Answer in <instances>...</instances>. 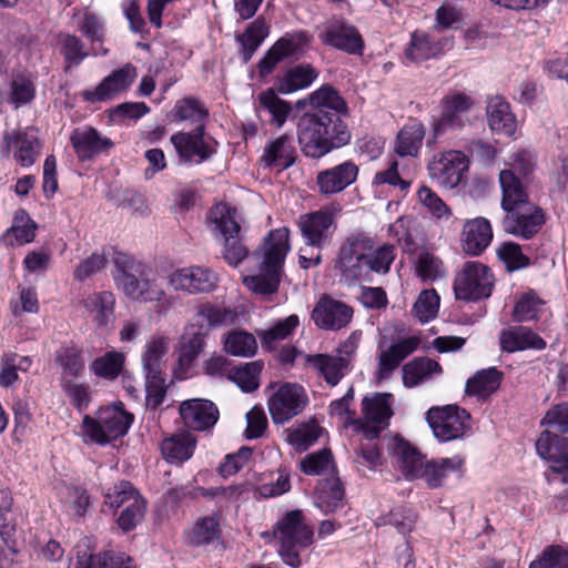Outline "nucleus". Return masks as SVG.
<instances>
[{
	"mask_svg": "<svg viewBox=\"0 0 568 568\" xmlns=\"http://www.w3.org/2000/svg\"><path fill=\"white\" fill-rule=\"evenodd\" d=\"M358 168L352 161H345L336 166L321 171L316 183L323 194H335L345 190L356 181Z\"/></svg>",
	"mask_w": 568,
	"mask_h": 568,
	"instance_id": "393cba45",
	"label": "nucleus"
},
{
	"mask_svg": "<svg viewBox=\"0 0 568 568\" xmlns=\"http://www.w3.org/2000/svg\"><path fill=\"white\" fill-rule=\"evenodd\" d=\"M439 295L435 290H424L413 306V314L420 323L433 321L439 311Z\"/></svg>",
	"mask_w": 568,
	"mask_h": 568,
	"instance_id": "13d9d810",
	"label": "nucleus"
},
{
	"mask_svg": "<svg viewBox=\"0 0 568 568\" xmlns=\"http://www.w3.org/2000/svg\"><path fill=\"white\" fill-rule=\"evenodd\" d=\"M344 489L338 478L325 479L316 489L314 505L325 515L344 507Z\"/></svg>",
	"mask_w": 568,
	"mask_h": 568,
	"instance_id": "f704fd0d",
	"label": "nucleus"
},
{
	"mask_svg": "<svg viewBox=\"0 0 568 568\" xmlns=\"http://www.w3.org/2000/svg\"><path fill=\"white\" fill-rule=\"evenodd\" d=\"M416 521V513L409 507L400 506L390 510L385 517L378 518L376 525H392L399 534L407 535L413 531Z\"/></svg>",
	"mask_w": 568,
	"mask_h": 568,
	"instance_id": "4d7b16f0",
	"label": "nucleus"
},
{
	"mask_svg": "<svg viewBox=\"0 0 568 568\" xmlns=\"http://www.w3.org/2000/svg\"><path fill=\"white\" fill-rule=\"evenodd\" d=\"M36 89L32 78L29 73L22 72L13 75L11 81V102L26 104L34 98Z\"/></svg>",
	"mask_w": 568,
	"mask_h": 568,
	"instance_id": "774afa93",
	"label": "nucleus"
},
{
	"mask_svg": "<svg viewBox=\"0 0 568 568\" xmlns=\"http://www.w3.org/2000/svg\"><path fill=\"white\" fill-rule=\"evenodd\" d=\"M545 224V215H505L503 227L506 233L524 240L531 239Z\"/></svg>",
	"mask_w": 568,
	"mask_h": 568,
	"instance_id": "49530a36",
	"label": "nucleus"
},
{
	"mask_svg": "<svg viewBox=\"0 0 568 568\" xmlns=\"http://www.w3.org/2000/svg\"><path fill=\"white\" fill-rule=\"evenodd\" d=\"M206 332L202 327L190 326L181 342L180 354L178 359V369L175 375L178 378H185V375L193 362L197 358L205 346Z\"/></svg>",
	"mask_w": 568,
	"mask_h": 568,
	"instance_id": "c85d7f7f",
	"label": "nucleus"
},
{
	"mask_svg": "<svg viewBox=\"0 0 568 568\" xmlns=\"http://www.w3.org/2000/svg\"><path fill=\"white\" fill-rule=\"evenodd\" d=\"M425 136V129L419 122L406 124L397 134L395 151L399 156H416Z\"/></svg>",
	"mask_w": 568,
	"mask_h": 568,
	"instance_id": "8fccbe9b",
	"label": "nucleus"
},
{
	"mask_svg": "<svg viewBox=\"0 0 568 568\" xmlns=\"http://www.w3.org/2000/svg\"><path fill=\"white\" fill-rule=\"evenodd\" d=\"M255 110L257 112H268L271 114V123L280 129L286 122L292 108L288 102L278 98L273 89H267L258 93Z\"/></svg>",
	"mask_w": 568,
	"mask_h": 568,
	"instance_id": "79ce46f5",
	"label": "nucleus"
},
{
	"mask_svg": "<svg viewBox=\"0 0 568 568\" xmlns=\"http://www.w3.org/2000/svg\"><path fill=\"white\" fill-rule=\"evenodd\" d=\"M544 308V303L535 294H524L516 303L513 318L516 322H529L538 318Z\"/></svg>",
	"mask_w": 568,
	"mask_h": 568,
	"instance_id": "69168bd1",
	"label": "nucleus"
},
{
	"mask_svg": "<svg viewBox=\"0 0 568 568\" xmlns=\"http://www.w3.org/2000/svg\"><path fill=\"white\" fill-rule=\"evenodd\" d=\"M174 111L175 116L180 121H192L196 123V125L204 124L203 122L209 116V112L204 105L193 98H185L178 101Z\"/></svg>",
	"mask_w": 568,
	"mask_h": 568,
	"instance_id": "0e129e2a",
	"label": "nucleus"
},
{
	"mask_svg": "<svg viewBox=\"0 0 568 568\" xmlns=\"http://www.w3.org/2000/svg\"><path fill=\"white\" fill-rule=\"evenodd\" d=\"M322 433L323 428L315 419H310L286 428L284 430V438L294 450L302 453L314 445L322 436Z\"/></svg>",
	"mask_w": 568,
	"mask_h": 568,
	"instance_id": "c9c22d12",
	"label": "nucleus"
},
{
	"mask_svg": "<svg viewBox=\"0 0 568 568\" xmlns=\"http://www.w3.org/2000/svg\"><path fill=\"white\" fill-rule=\"evenodd\" d=\"M179 413L183 424L197 432L212 428L219 419L216 405L204 398H191L180 404Z\"/></svg>",
	"mask_w": 568,
	"mask_h": 568,
	"instance_id": "6ab92c4d",
	"label": "nucleus"
},
{
	"mask_svg": "<svg viewBox=\"0 0 568 568\" xmlns=\"http://www.w3.org/2000/svg\"><path fill=\"white\" fill-rule=\"evenodd\" d=\"M275 536L280 540L278 555L283 562L300 568L298 549L308 547L313 541V529L305 523L301 510L287 511L275 526Z\"/></svg>",
	"mask_w": 568,
	"mask_h": 568,
	"instance_id": "0eeeda50",
	"label": "nucleus"
},
{
	"mask_svg": "<svg viewBox=\"0 0 568 568\" xmlns=\"http://www.w3.org/2000/svg\"><path fill=\"white\" fill-rule=\"evenodd\" d=\"M417 275L423 281H437L447 274L444 263L429 252H422L416 263Z\"/></svg>",
	"mask_w": 568,
	"mask_h": 568,
	"instance_id": "680f3d73",
	"label": "nucleus"
},
{
	"mask_svg": "<svg viewBox=\"0 0 568 568\" xmlns=\"http://www.w3.org/2000/svg\"><path fill=\"white\" fill-rule=\"evenodd\" d=\"M308 404L303 386L293 383L282 384L268 398V412L275 424H285L300 415Z\"/></svg>",
	"mask_w": 568,
	"mask_h": 568,
	"instance_id": "9b49d317",
	"label": "nucleus"
},
{
	"mask_svg": "<svg viewBox=\"0 0 568 568\" xmlns=\"http://www.w3.org/2000/svg\"><path fill=\"white\" fill-rule=\"evenodd\" d=\"M70 141L81 161L91 160L114 145L111 139L89 125L74 129L70 135Z\"/></svg>",
	"mask_w": 568,
	"mask_h": 568,
	"instance_id": "412c9836",
	"label": "nucleus"
},
{
	"mask_svg": "<svg viewBox=\"0 0 568 568\" xmlns=\"http://www.w3.org/2000/svg\"><path fill=\"white\" fill-rule=\"evenodd\" d=\"M195 448V438L182 432L165 438L161 444L163 457L171 464H182L190 459Z\"/></svg>",
	"mask_w": 568,
	"mask_h": 568,
	"instance_id": "a19ab883",
	"label": "nucleus"
},
{
	"mask_svg": "<svg viewBox=\"0 0 568 568\" xmlns=\"http://www.w3.org/2000/svg\"><path fill=\"white\" fill-rule=\"evenodd\" d=\"M296 158L293 136L285 133L265 145L261 163L265 168L286 170L295 163Z\"/></svg>",
	"mask_w": 568,
	"mask_h": 568,
	"instance_id": "cd10ccee",
	"label": "nucleus"
},
{
	"mask_svg": "<svg viewBox=\"0 0 568 568\" xmlns=\"http://www.w3.org/2000/svg\"><path fill=\"white\" fill-rule=\"evenodd\" d=\"M55 362L61 367V378L80 377L85 368L83 352L73 344L61 346L57 351Z\"/></svg>",
	"mask_w": 568,
	"mask_h": 568,
	"instance_id": "09e8293b",
	"label": "nucleus"
},
{
	"mask_svg": "<svg viewBox=\"0 0 568 568\" xmlns=\"http://www.w3.org/2000/svg\"><path fill=\"white\" fill-rule=\"evenodd\" d=\"M37 224L30 215H16L13 224L3 234V242L7 245H23L33 241Z\"/></svg>",
	"mask_w": 568,
	"mask_h": 568,
	"instance_id": "864d4df0",
	"label": "nucleus"
},
{
	"mask_svg": "<svg viewBox=\"0 0 568 568\" xmlns=\"http://www.w3.org/2000/svg\"><path fill=\"white\" fill-rule=\"evenodd\" d=\"M388 450L406 479H424L429 488L440 487L454 473H460L464 458L460 455L425 460L424 456L400 436H394Z\"/></svg>",
	"mask_w": 568,
	"mask_h": 568,
	"instance_id": "f03ea898",
	"label": "nucleus"
},
{
	"mask_svg": "<svg viewBox=\"0 0 568 568\" xmlns=\"http://www.w3.org/2000/svg\"><path fill=\"white\" fill-rule=\"evenodd\" d=\"M501 189V207L507 213L525 211L526 213H541V210L532 207L528 193L514 170H501L499 173Z\"/></svg>",
	"mask_w": 568,
	"mask_h": 568,
	"instance_id": "aec40b11",
	"label": "nucleus"
},
{
	"mask_svg": "<svg viewBox=\"0 0 568 568\" xmlns=\"http://www.w3.org/2000/svg\"><path fill=\"white\" fill-rule=\"evenodd\" d=\"M267 33V26L260 19H256L248 26L246 31L239 38L243 48L244 61H248L252 58L253 53L261 45Z\"/></svg>",
	"mask_w": 568,
	"mask_h": 568,
	"instance_id": "bf43d9fd",
	"label": "nucleus"
},
{
	"mask_svg": "<svg viewBox=\"0 0 568 568\" xmlns=\"http://www.w3.org/2000/svg\"><path fill=\"white\" fill-rule=\"evenodd\" d=\"M168 283L174 291L187 294L210 293L217 287L219 275L206 266L191 265L174 270Z\"/></svg>",
	"mask_w": 568,
	"mask_h": 568,
	"instance_id": "4468645a",
	"label": "nucleus"
},
{
	"mask_svg": "<svg viewBox=\"0 0 568 568\" xmlns=\"http://www.w3.org/2000/svg\"><path fill=\"white\" fill-rule=\"evenodd\" d=\"M487 120L491 131L511 135L516 130V119L509 103L500 97H494L487 104Z\"/></svg>",
	"mask_w": 568,
	"mask_h": 568,
	"instance_id": "e433bc0d",
	"label": "nucleus"
},
{
	"mask_svg": "<svg viewBox=\"0 0 568 568\" xmlns=\"http://www.w3.org/2000/svg\"><path fill=\"white\" fill-rule=\"evenodd\" d=\"M394 396L390 393H375L362 400L365 419L373 424L387 426L393 416Z\"/></svg>",
	"mask_w": 568,
	"mask_h": 568,
	"instance_id": "72a5a7b5",
	"label": "nucleus"
},
{
	"mask_svg": "<svg viewBox=\"0 0 568 568\" xmlns=\"http://www.w3.org/2000/svg\"><path fill=\"white\" fill-rule=\"evenodd\" d=\"M303 51L302 36H291L281 38L275 44L266 52L264 58L258 63L260 74L262 77L272 73L278 62L285 58L295 57Z\"/></svg>",
	"mask_w": 568,
	"mask_h": 568,
	"instance_id": "7c9ffc66",
	"label": "nucleus"
},
{
	"mask_svg": "<svg viewBox=\"0 0 568 568\" xmlns=\"http://www.w3.org/2000/svg\"><path fill=\"white\" fill-rule=\"evenodd\" d=\"M402 373L404 385L412 388L429 381L435 375H440L442 366L432 358L417 357L405 364Z\"/></svg>",
	"mask_w": 568,
	"mask_h": 568,
	"instance_id": "4c0bfd02",
	"label": "nucleus"
},
{
	"mask_svg": "<svg viewBox=\"0 0 568 568\" xmlns=\"http://www.w3.org/2000/svg\"><path fill=\"white\" fill-rule=\"evenodd\" d=\"M114 305L115 297L110 291L95 292L83 300L84 308L93 315L98 325H106L113 318Z\"/></svg>",
	"mask_w": 568,
	"mask_h": 568,
	"instance_id": "a18cd8bd",
	"label": "nucleus"
},
{
	"mask_svg": "<svg viewBox=\"0 0 568 568\" xmlns=\"http://www.w3.org/2000/svg\"><path fill=\"white\" fill-rule=\"evenodd\" d=\"M353 318V308L329 296H323L312 312L315 325L326 331H338L346 327Z\"/></svg>",
	"mask_w": 568,
	"mask_h": 568,
	"instance_id": "f3484780",
	"label": "nucleus"
},
{
	"mask_svg": "<svg viewBox=\"0 0 568 568\" xmlns=\"http://www.w3.org/2000/svg\"><path fill=\"white\" fill-rule=\"evenodd\" d=\"M288 229L270 231L254 257L258 261L256 274L244 276V285L255 294L270 295L278 290L283 265L290 252Z\"/></svg>",
	"mask_w": 568,
	"mask_h": 568,
	"instance_id": "20e7f679",
	"label": "nucleus"
},
{
	"mask_svg": "<svg viewBox=\"0 0 568 568\" xmlns=\"http://www.w3.org/2000/svg\"><path fill=\"white\" fill-rule=\"evenodd\" d=\"M317 73L311 64H301L291 68L277 82V91L290 94L312 84Z\"/></svg>",
	"mask_w": 568,
	"mask_h": 568,
	"instance_id": "de8ad7c7",
	"label": "nucleus"
},
{
	"mask_svg": "<svg viewBox=\"0 0 568 568\" xmlns=\"http://www.w3.org/2000/svg\"><path fill=\"white\" fill-rule=\"evenodd\" d=\"M8 146L13 149V158L23 168L34 164L40 154V141L36 131L28 130L17 133L8 140Z\"/></svg>",
	"mask_w": 568,
	"mask_h": 568,
	"instance_id": "473e14b6",
	"label": "nucleus"
},
{
	"mask_svg": "<svg viewBox=\"0 0 568 568\" xmlns=\"http://www.w3.org/2000/svg\"><path fill=\"white\" fill-rule=\"evenodd\" d=\"M311 110L297 122V141L302 153L311 159H321L349 143L351 131L344 121L347 104L329 85L311 93Z\"/></svg>",
	"mask_w": 568,
	"mask_h": 568,
	"instance_id": "f257e3e1",
	"label": "nucleus"
},
{
	"mask_svg": "<svg viewBox=\"0 0 568 568\" xmlns=\"http://www.w3.org/2000/svg\"><path fill=\"white\" fill-rule=\"evenodd\" d=\"M320 39L327 45L349 54H362L364 40L358 30L344 20H333L320 33Z\"/></svg>",
	"mask_w": 568,
	"mask_h": 568,
	"instance_id": "a211bd4d",
	"label": "nucleus"
},
{
	"mask_svg": "<svg viewBox=\"0 0 568 568\" xmlns=\"http://www.w3.org/2000/svg\"><path fill=\"white\" fill-rule=\"evenodd\" d=\"M497 255L508 271H517L529 265V257L523 253L517 243H503L497 250Z\"/></svg>",
	"mask_w": 568,
	"mask_h": 568,
	"instance_id": "338daca9",
	"label": "nucleus"
},
{
	"mask_svg": "<svg viewBox=\"0 0 568 568\" xmlns=\"http://www.w3.org/2000/svg\"><path fill=\"white\" fill-rule=\"evenodd\" d=\"M55 48L63 58L65 72L74 67H79L90 55L82 40L75 34L68 32L57 34Z\"/></svg>",
	"mask_w": 568,
	"mask_h": 568,
	"instance_id": "ea45409f",
	"label": "nucleus"
},
{
	"mask_svg": "<svg viewBox=\"0 0 568 568\" xmlns=\"http://www.w3.org/2000/svg\"><path fill=\"white\" fill-rule=\"evenodd\" d=\"M493 240L490 222L483 216H477L464 224L462 233V245L466 254L471 256L480 255Z\"/></svg>",
	"mask_w": 568,
	"mask_h": 568,
	"instance_id": "b1692460",
	"label": "nucleus"
},
{
	"mask_svg": "<svg viewBox=\"0 0 568 568\" xmlns=\"http://www.w3.org/2000/svg\"><path fill=\"white\" fill-rule=\"evenodd\" d=\"M468 166V158L462 151L450 150L435 156L428 164V172L440 186L454 189L462 182Z\"/></svg>",
	"mask_w": 568,
	"mask_h": 568,
	"instance_id": "2eb2a0df",
	"label": "nucleus"
},
{
	"mask_svg": "<svg viewBox=\"0 0 568 568\" xmlns=\"http://www.w3.org/2000/svg\"><path fill=\"white\" fill-rule=\"evenodd\" d=\"M536 452L549 464L551 475L568 484V437L544 430L536 442Z\"/></svg>",
	"mask_w": 568,
	"mask_h": 568,
	"instance_id": "ddd939ff",
	"label": "nucleus"
},
{
	"mask_svg": "<svg viewBox=\"0 0 568 568\" xmlns=\"http://www.w3.org/2000/svg\"><path fill=\"white\" fill-rule=\"evenodd\" d=\"M138 75L136 68L130 63L114 70L95 88L84 90L81 95L90 103L105 102L126 91Z\"/></svg>",
	"mask_w": 568,
	"mask_h": 568,
	"instance_id": "dca6fc26",
	"label": "nucleus"
},
{
	"mask_svg": "<svg viewBox=\"0 0 568 568\" xmlns=\"http://www.w3.org/2000/svg\"><path fill=\"white\" fill-rule=\"evenodd\" d=\"M133 415L119 402L99 408L94 415H84L81 423V436L85 444L105 446L129 432Z\"/></svg>",
	"mask_w": 568,
	"mask_h": 568,
	"instance_id": "39448f33",
	"label": "nucleus"
},
{
	"mask_svg": "<svg viewBox=\"0 0 568 568\" xmlns=\"http://www.w3.org/2000/svg\"><path fill=\"white\" fill-rule=\"evenodd\" d=\"M298 226L304 242L318 248L326 245L336 231L334 215H301Z\"/></svg>",
	"mask_w": 568,
	"mask_h": 568,
	"instance_id": "5701e85b",
	"label": "nucleus"
},
{
	"mask_svg": "<svg viewBox=\"0 0 568 568\" xmlns=\"http://www.w3.org/2000/svg\"><path fill=\"white\" fill-rule=\"evenodd\" d=\"M419 344V337L408 336L396 341L387 349L382 351L378 356L376 378L378 381L389 378L400 363L418 348Z\"/></svg>",
	"mask_w": 568,
	"mask_h": 568,
	"instance_id": "4be33fe9",
	"label": "nucleus"
},
{
	"mask_svg": "<svg viewBox=\"0 0 568 568\" xmlns=\"http://www.w3.org/2000/svg\"><path fill=\"white\" fill-rule=\"evenodd\" d=\"M473 101L463 93H454L443 99V112L436 122L434 130L436 134L445 132L447 129H460L465 124V113L471 106Z\"/></svg>",
	"mask_w": 568,
	"mask_h": 568,
	"instance_id": "a878e982",
	"label": "nucleus"
},
{
	"mask_svg": "<svg viewBox=\"0 0 568 568\" xmlns=\"http://www.w3.org/2000/svg\"><path fill=\"white\" fill-rule=\"evenodd\" d=\"M305 361L316 369L331 386L337 385L349 367L347 358H341L337 355H306Z\"/></svg>",
	"mask_w": 568,
	"mask_h": 568,
	"instance_id": "2f4dec72",
	"label": "nucleus"
},
{
	"mask_svg": "<svg viewBox=\"0 0 568 568\" xmlns=\"http://www.w3.org/2000/svg\"><path fill=\"white\" fill-rule=\"evenodd\" d=\"M499 341L501 349L508 353L526 349L542 351L547 346L545 339L525 326H514L501 331Z\"/></svg>",
	"mask_w": 568,
	"mask_h": 568,
	"instance_id": "c756f323",
	"label": "nucleus"
},
{
	"mask_svg": "<svg viewBox=\"0 0 568 568\" xmlns=\"http://www.w3.org/2000/svg\"><path fill=\"white\" fill-rule=\"evenodd\" d=\"M529 568H568V547H546L540 557L530 562Z\"/></svg>",
	"mask_w": 568,
	"mask_h": 568,
	"instance_id": "e2e57ef3",
	"label": "nucleus"
},
{
	"mask_svg": "<svg viewBox=\"0 0 568 568\" xmlns=\"http://www.w3.org/2000/svg\"><path fill=\"white\" fill-rule=\"evenodd\" d=\"M470 416L457 406L432 407L426 413V419L434 436L440 442L457 439L468 427Z\"/></svg>",
	"mask_w": 568,
	"mask_h": 568,
	"instance_id": "f8f14e48",
	"label": "nucleus"
},
{
	"mask_svg": "<svg viewBox=\"0 0 568 568\" xmlns=\"http://www.w3.org/2000/svg\"><path fill=\"white\" fill-rule=\"evenodd\" d=\"M374 248L371 237L363 234H353L341 246L335 264L341 281L353 285L367 276V258Z\"/></svg>",
	"mask_w": 568,
	"mask_h": 568,
	"instance_id": "6e6552de",
	"label": "nucleus"
},
{
	"mask_svg": "<svg viewBox=\"0 0 568 568\" xmlns=\"http://www.w3.org/2000/svg\"><path fill=\"white\" fill-rule=\"evenodd\" d=\"M241 215H210L207 225L215 236L224 241L223 257L231 266H237L248 253L241 237Z\"/></svg>",
	"mask_w": 568,
	"mask_h": 568,
	"instance_id": "9d476101",
	"label": "nucleus"
},
{
	"mask_svg": "<svg viewBox=\"0 0 568 568\" xmlns=\"http://www.w3.org/2000/svg\"><path fill=\"white\" fill-rule=\"evenodd\" d=\"M225 351L239 357H251L257 351V343L253 334L244 331H233L224 339Z\"/></svg>",
	"mask_w": 568,
	"mask_h": 568,
	"instance_id": "5fc2aeb1",
	"label": "nucleus"
},
{
	"mask_svg": "<svg viewBox=\"0 0 568 568\" xmlns=\"http://www.w3.org/2000/svg\"><path fill=\"white\" fill-rule=\"evenodd\" d=\"M494 275L489 267L480 262L465 263L454 282L455 295L458 300L478 301L490 296Z\"/></svg>",
	"mask_w": 568,
	"mask_h": 568,
	"instance_id": "1a4fd4ad",
	"label": "nucleus"
},
{
	"mask_svg": "<svg viewBox=\"0 0 568 568\" xmlns=\"http://www.w3.org/2000/svg\"><path fill=\"white\" fill-rule=\"evenodd\" d=\"M123 364L124 356L121 353L108 352L91 363L90 371L99 378L113 381L120 375Z\"/></svg>",
	"mask_w": 568,
	"mask_h": 568,
	"instance_id": "6e6d98bb",
	"label": "nucleus"
},
{
	"mask_svg": "<svg viewBox=\"0 0 568 568\" xmlns=\"http://www.w3.org/2000/svg\"><path fill=\"white\" fill-rule=\"evenodd\" d=\"M501 382V373L495 368L489 367L477 372L466 383V393L470 396L485 399L495 393Z\"/></svg>",
	"mask_w": 568,
	"mask_h": 568,
	"instance_id": "37998d69",
	"label": "nucleus"
},
{
	"mask_svg": "<svg viewBox=\"0 0 568 568\" xmlns=\"http://www.w3.org/2000/svg\"><path fill=\"white\" fill-rule=\"evenodd\" d=\"M220 520L216 516L199 518L184 531L186 542L193 547H202L213 544L220 538Z\"/></svg>",
	"mask_w": 568,
	"mask_h": 568,
	"instance_id": "58836bf2",
	"label": "nucleus"
},
{
	"mask_svg": "<svg viewBox=\"0 0 568 568\" xmlns=\"http://www.w3.org/2000/svg\"><path fill=\"white\" fill-rule=\"evenodd\" d=\"M298 326L300 317L296 314L277 321L273 326L260 333L262 347L268 351L273 349L276 343L290 337Z\"/></svg>",
	"mask_w": 568,
	"mask_h": 568,
	"instance_id": "3c124183",
	"label": "nucleus"
},
{
	"mask_svg": "<svg viewBox=\"0 0 568 568\" xmlns=\"http://www.w3.org/2000/svg\"><path fill=\"white\" fill-rule=\"evenodd\" d=\"M440 52L439 42L423 31H415L405 49L407 60L418 63L435 58Z\"/></svg>",
	"mask_w": 568,
	"mask_h": 568,
	"instance_id": "c03bdc74",
	"label": "nucleus"
},
{
	"mask_svg": "<svg viewBox=\"0 0 568 568\" xmlns=\"http://www.w3.org/2000/svg\"><path fill=\"white\" fill-rule=\"evenodd\" d=\"M263 369V363L260 361L245 363L232 367L229 373V379L234 382L243 392L251 393L260 386V375Z\"/></svg>",
	"mask_w": 568,
	"mask_h": 568,
	"instance_id": "603ef678",
	"label": "nucleus"
},
{
	"mask_svg": "<svg viewBox=\"0 0 568 568\" xmlns=\"http://www.w3.org/2000/svg\"><path fill=\"white\" fill-rule=\"evenodd\" d=\"M113 280L125 296L138 302H161L159 313L173 306L174 298H164L165 292L152 268L132 256L119 254L114 258Z\"/></svg>",
	"mask_w": 568,
	"mask_h": 568,
	"instance_id": "7ed1b4c3",
	"label": "nucleus"
},
{
	"mask_svg": "<svg viewBox=\"0 0 568 568\" xmlns=\"http://www.w3.org/2000/svg\"><path fill=\"white\" fill-rule=\"evenodd\" d=\"M169 339L166 337H153L144 347L142 354V369L145 378L146 406L156 409L166 395V354Z\"/></svg>",
	"mask_w": 568,
	"mask_h": 568,
	"instance_id": "423d86ee",
	"label": "nucleus"
},
{
	"mask_svg": "<svg viewBox=\"0 0 568 568\" xmlns=\"http://www.w3.org/2000/svg\"><path fill=\"white\" fill-rule=\"evenodd\" d=\"M333 456L329 449H321L308 454L301 462V469L306 475H324L334 470Z\"/></svg>",
	"mask_w": 568,
	"mask_h": 568,
	"instance_id": "052dcab7",
	"label": "nucleus"
},
{
	"mask_svg": "<svg viewBox=\"0 0 568 568\" xmlns=\"http://www.w3.org/2000/svg\"><path fill=\"white\" fill-rule=\"evenodd\" d=\"M203 134L204 124H199L192 132L173 134L171 142L179 155L185 161H191L194 156L204 161L212 155L213 149L204 141Z\"/></svg>",
	"mask_w": 568,
	"mask_h": 568,
	"instance_id": "bb28decb",
	"label": "nucleus"
}]
</instances>
